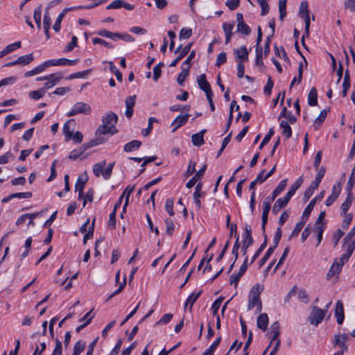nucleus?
Masks as SVG:
<instances>
[{
    "label": "nucleus",
    "instance_id": "nucleus-26",
    "mask_svg": "<svg viewBox=\"0 0 355 355\" xmlns=\"http://www.w3.org/2000/svg\"><path fill=\"white\" fill-rule=\"evenodd\" d=\"M286 182L287 180L286 179L282 180L273 191L271 198L268 199L269 198H266L267 200H270V202L273 201L277 198V196H279L284 190L285 187H286Z\"/></svg>",
    "mask_w": 355,
    "mask_h": 355
},
{
    "label": "nucleus",
    "instance_id": "nucleus-11",
    "mask_svg": "<svg viewBox=\"0 0 355 355\" xmlns=\"http://www.w3.org/2000/svg\"><path fill=\"white\" fill-rule=\"evenodd\" d=\"M291 198V196H290L289 195H288L286 193L284 196V198H280L277 199L275 201V202L272 207V213L275 214H277L281 210V209H282L283 207H285L287 205V204L290 201Z\"/></svg>",
    "mask_w": 355,
    "mask_h": 355
},
{
    "label": "nucleus",
    "instance_id": "nucleus-24",
    "mask_svg": "<svg viewBox=\"0 0 355 355\" xmlns=\"http://www.w3.org/2000/svg\"><path fill=\"white\" fill-rule=\"evenodd\" d=\"M73 9H74V8H64L62 11V12L58 16V17L55 20V22L53 26V28L55 32H59L60 31L62 21L63 18L64 17V15L67 14V12L68 11L72 10Z\"/></svg>",
    "mask_w": 355,
    "mask_h": 355
},
{
    "label": "nucleus",
    "instance_id": "nucleus-6",
    "mask_svg": "<svg viewBox=\"0 0 355 355\" xmlns=\"http://www.w3.org/2000/svg\"><path fill=\"white\" fill-rule=\"evenodd\" d=\"M197 82L200 89L205 92L206 96L213 95L210 84L207 80L206 75L202 73L197 78Z\"/></svg>",
    "mask_w": 355,
    "mask_h": 355
},
{
    "label": "nucleus",
    "instance_id": "nucleus-61",
    "mask_svg": "<svg viewBox=\"0 0 355 355\" xmlns=\"http://www.w3.org/2000/svg\"><path fill=\"white\" fill-rule=\"evenodd\" d=\"M165 209L166 211L168 213V214L172 216L175 214L173 211V200L171 198H168L165 202Z\"/></svg>",
    "mask_w": 355,
    "mask_h": 355
},
{
    "label": "nucleus",
    "instance_id": "nucleus-59",
    "mask_svg": "<svg viewBox=\"0 0 355 355\" xmlns=\"http://www.w3.org/2000/svg\"><path fill=\"white\" fill-rule=\"evenodd\" d=\"M257 1L261 8V15L262 16L266 15L269 12L270 9L268 0H257Z\"/></svg>",
    "mask_w": 355,
    "mask_h": 355
},
{
    "label": "nucleus",
    "instance_id": "nucleus-32",
    "mask_svg": "<svg viewBox=\"0 0 355 355\" xmlns=\"http://www.w3.org/2000/svg\"><path fill=\"white\" fill-rule=\"evenodd\" d=\"M327 115V110H322L320 112L319 116L315 119L314 123H313V128L315 130H318L322 122L325 120Z\"/></svg>",
    "mask_w": 355,
    "mask_h": 355
},
{
    "label": "nucleus",
    "instance_id": "nucleus-38",
    "mask_svg": "<svg viewBox=\"0 0 355 355\" xmlns=\"http://www.w3.org/2000/svg\"><path fill=\"white\" fill-rule=\"evenodd\" d=\"M134 189H135V187H131L130 186H128L125 188V189L123 191L122 195L121 196H123V198L125 197V203H124L123 207V212L125 211V209L128 205L129 198H130V194L133 192Z\"/></svg>",
    "mask_w": 355,
    "mask_h": 355
},
{
    "label": "nucleus",
    "instance_id": "nucleus-13",
    "mask_svg": "<svg viewBox=\"0 0 355 355\" xmlns=\"http://www.w3.org/2000/svg\"><path fill=\"white\" fill-rule=\"evenodd\" d=\"M271 205L270 200H267L266 199L263 202V213H262V224H261V230L263 233L266 231V225L268 222V215L270 210Z\"/></svg>",
    "mask_w": 355,
    "mask_h": 355
},
{
    "label": "nucleus",
    "instance_id": "nucleus-46",
    "mask_svg": "<svg viewBox=\"0 0 355 355\" xmlns=\"http://www.w3.org/2000/svg\"><path fill=\"white\" fill-rule=\"evenodd\" d=\"M343 248L345 250L344 253L351 257L355 248V242L348 241L347 242L344 241Z\"/></svg>",
    "mask_w": 355,
    "mask_h": 355
},
{
    "label": "nucleus",
    "instance_id": "nucleus-29",
    "mask_svg": "<svg viewBox=\"0 0 355 355\" xmlns=\"http://www.w3.org/2000/svg\"><path fill=\"white\" fill-rule=\"evenodd\" d=\"M105 165H106L105 160H103L98 163L94 164L92 170H93V173L96 177L98 178L101 175H102L103 177V171L105 170L104 167L105 166Z\"/></svg>",
    "mask_w": 355,
    "mask_h": 355
},
{
    "label": "nucleus",
    "instance_id": "nucleus-35",
    "mask_svg": "<svg viewBox=\"0 0 355 355\" xmlns=\"http://www.w3.org/2000/svg\"><path fill=\"white\" fill-rule=\"evenodd\" d=\"M33 60H34V57H33V53H30L28 55H25L19 57L17 59V64L25 66V65L30 64L31 62L33 61Z\"/></svg>",
    "mask_w": 355,
    "mask_h": 355
},
{
    "label": "nucleus",
    "instance_id": "nucleus-50",
    "mask_svg": "<svg viewBox=\"0 0 355 355\" xmlns=\"http://www.w3.org/2000/svg\"><path fill=\"white\" fill-rule=\"evenodd\" d=\"M45 94L46 92L42 88H40L38 90L30 92L28 96L32 99L39 100L43 97Z\"/></svg>",
    "mask_w": 355,
    "mask_h": 355
},
{
    "label": "nucleus",
    "instance_id": "nucleus-27",
    "mask_svg": "<svg viewBox=\"0 0 355 355\" xmlns=\"http://www.w3.org/2000/svg\"><path fill=\"white\" fill-rule=\"evenodd\" d=\"M141 146V142L139 140H132L125 144L123 150L126 153L138 150Z\"/></svg>",
    "mask_w": 355,
    "mask_h": 355
},
{
    "label": "nucleus",
    "instance_id": "nucleus-54",
    "mask_svg": "<svg viewBox=\"0 0 355 355\" xmlns=\"http://www.w3.org/2000/svg\"><path fill=\"white\" fill-rule=\"evenodd\" d=\"M21 45V43L20 41L15 42L12 44H8V46H6L3 49V50L6 52V55H8V53L14 51L15 49L20 48Z\"/></svg>",
    "mask_w": 355,
    "mask_h": 355
},
{
    "label": "nucleus",
    "instance_id": "nucleus-47",
    "mask_svg": "<svg viewBox=\"0 0 355 355\" xmlns=\"http://www.w3.org/2000/svg\"><path fill=\"white\" fill-rule=\"evenodd\" d=\"M267 245V236L265 234L264 236V241L263 243L259 246V249L256 251L254 254L252 256L250 264L253 263L254 261L257 259V258L260 255V254L263 251V250L266 248Z\"/></svg>",
    "mask_w": 355,
    "mask_h": 355
},
{
    "label": "nucleus",
    "instance_id": "nucleus-49",
    "mask_svg": "<svg viewBox=\"0 0 355 355\" xmlns=\"http://www.w3.org/2000/svg\"><path fill=\"white\" fill-rule=\"evenodd\" d=\"M286 2L287 0H279V19L283 20L286 15Z\"/></svg>",
    "mask_w": 355,
    "mask_h": 355
},
{
    "label": "nucleus",
    "instance_id": "nucleus-21",
    "mask_svg": "<svg viewBox=\"0 0 355 355\" xmlns=\"http://www.w3.org/2000/svg\"><path fill=\"white\" fill-rule=\"evenodd\" d=\"M234 53L239 62H243L248 60V51L245 46H242L238 49H234Z\"/></svg>",
    "mask_w": 355,
    "mask_h": 355
},
{
    "label": "nucleus",
    "instance_id": "nucleus-58",
    "mask_svg": "<svg viewBox=\"0 0 355 355\" xmlns=\"http://www.w3.org/2000/svg\"><path fill=\"white\" fill-rule=\"evenodd\" d=\"M84 152L85 150H83L82 146L79 147L77 149H74L70 153L69 155V159L75 160L77 158H78Z\"/></svg>",
    "mask_w": 355,
    "mask_h": 355
},
{
    "label": "nucleus",
    "instance_id": "nucleus-55",
    "mask_svg": "<svg viewBox=\"0 0 355 355\" xmlns=\"http://www.w3.org/2000/svg\"><path fill=\"white\" fill-rule=\"evenodd\" d=\"M165 225H166V232L169 236H171L175 230V225L173 222V220L171 218H166L165 220Z\"/></svg>",
    "mask_w": 355,
    "mask_h": 355
},
{
    "label": "nucleus",
    "instance_id": "nucleus-25",
    "mask_svg": "<svg viewBox=\"0 0 355 355\" xmlns=\"http://www.w3.org/2000/svg\"><path fill=\"white\" fill-rule=\"evenodd\" d=\"M46 67H48L47 62L46 61V62H43L42 64H40L37 67H36L33 70L26 71L24 73V77L28 78V77H31V76L39 74V73L43 72Z\"/></svg>",
    "mask_w": 355,
    "mask_h": 355
},
{
    "label": "nucleus",
    "instance_id": "nucleus-43",
    "mask_svg": "<svg viewBox=\"0 0 355 355\" xmlns=\"http://www.w3.org/2000/svg\"><path fill=\"white\" fill-rule=\"evenodd\" d=\"M201 293H202V291H200L197 293H191L187 299L185 304H184V306L187 307L188 304H190V309H191L193 304L196 302V300L200 296Z\"/></svg>",
    "mask_w": 355,
    "mask_h": 355
},
{
    "label": "nucleus",
    "instance_id": "nucleus-12",
    "mask_svg": "<svg viewBox=\"0 0 355 355\" xmlns=\"http://www.w3.org/2000/svg\"><path fill=\"white\" fill-rule=\"evenodd\" d=\"M51 75H53V76L46 80V83L44 84V87H42L45 92H46L47 89L54 87L63 78L62 74L60 72L51 73Z\"/></svg>",
    "mask_w": 355,
    "mask_h": 355
},
{
    "label": "nucleus",
    "instance_id": "nucleus-40",
    "mask_svg": "<svg viewBox=\"0 0 355 355\" xmlns=\"http://www.w3.org/2000/svg\"><path fill=\"white\" fill-rule=\"evenodd\" d=\"M279 117H284L288 119L291 123H294L297 121V118L292 114L291 111H288L286 107H284L282 110Z\"/></svg>",
    "mask_w": 355,
    "mask_h": 355
},
{
    "label": "nucleus",
    "instance_id": "nucleus-56",
    "mask_svg": "<svg viewBox=\"0 0 355 355\" xmlns=\"http://www.w3.org/2000/svg\"><path fill=\"white\" fill-rule=\"evenodd\" d=\"M256 53H257L256 60H255L256 65L263 66L262 48L261 47H256Z\"/></svg>",
    "mask_w": 355,
    "mask_h": 355
},
{
    "label": "nucleus",
    "instance_id": "nucleus-48",
    "mask_svg": "<svg viewBox=\"0 0 355 355\" xmlns=\"http://www.w3.org/2000/svg\"><path fill=\"white\" fill-rule=\"evenodd\" d=\"M108 64L110 67V70L112 73H114L116 78V80L119 82H121L123 80V75L121 72L116 67L112 61L108 62Z\"/></svg>",
    "mask_w": 355,
    "mask_h": 355
},
{
    "label": "nucleus",
    "instance_id": "nucleus-2",
    "mask_svg": "<svg viewBox=\"0 0 355 355\" xmlns=\"http://www.w3.org/2000/svg\"><path fill=\"white\" fill-rule=\"evenodd\" d=\"M263 291V286L256 284L250 291L248 310H252L257 306L256 313H260L262 309V304L260 294Z\"/></svg>",
    "mask_w": 355,
    "mask_h": 355
},
{
    "label": "nucleus",
    "instance_id": "nucleus-19",
    "mask_svg": "<svg viewBox=\"0 0 355 355\" xmlns=\"http://www.w3.org/2000/svg\"><path fill=\"white\" fill-rule=\"evenodd\" d=\"M234 21L231 23L224 22L223 24V30L225 35V44H228L231 40L233 35L232 30L234 28Z\"/></svg>",
    "mask_w": 355,
    "mask_h": 355
},
{
    "label": "nucleus",
    "instance_id": "nucleus-53",
    "mask_svg": "<svg viewBox=\"0 0 355 355\" xmlns=\"http://www.w3.org/2000/svg\"><path fill=\"white\" fill-rule=\"evenodd\" d=\"M223 301V297H220L214 302V303L211 306V311H212L213 315L214 316H217V315H218V311L220 309V306Z\"/></svg>",
    "mask_w": 355,
    "mask_h": 355
},
{
    "label": "nucleus",
    "instance_id": "nucleus-33",
    "mask_svg": "<svg viewBox=\"0 0 355 355\" xmlns=\"http://www.w3.org/2000/svg\"><path fill=\"white\" fill-rule=\"evenodd\" d=\"M181 68L182 72H180L178 76L177 82L178 83L179 85H182L184 82L185 81V79L189 76L190 67L181 66Z\"/></svg>",
    "mask_w": 355,
    "mask_h": 355
},
{
    "label": "nucleus",
    "instance_id": "nucleus-17",
    "mask_svg": "<svg viewBox=\"0 0 355 355\" xmlns=\"http://www.w3.org/2000/svg\"><path fill=\"white\" fill-rule=\"evenodd\" d=\"M135 99H136V96L133 95L132 96L128 97L125 101V107H126L125 116L128 119L131 118L133 114V112H134L133 107L135 105Z\"/></svg>",
    "mask_w": 355,
    "mask_h": 355
},
{
    "label": "nucleus",
    "instance_id": "nucleus-42",
    "mask_svg": "<svg viewBox=\"0 0 355 355\" xmlns=\"http://www.w3.org/2000/svg\"><path fill=\"white\" fill-rule=\"evenodd\" d=\"M114 40L120 39V40H123L127 42H132L135 41L134 37L127 33H114Z\"/></svg>",
    "mask_w": 355,
    "mask_h": 355
},
{
    "label": "nucleus",
    "instance_id": "nucleus-39",
    "mask_svg": "<svg viewBox=\"0 0 355 355\" xmlns=\"http://www.w3.org/2000/svg\"><path fill=\"white\" fill-rule=\"evenodd\" d=\"M280 127L283 130L282 135H284L287 139L290 138L292 135V129L288 123L282 120L280 123Z\"/></svg>",
    "mask_w": 355,
    "mask_h": 355
},
{
    "label": "nucleus",
    "instance_id": "nucleus-28",
    "mask_svg": "<svg viewBox=\"0 0 355 355\" xmlns=\"http://www.w3.org/2000/svg\"><path fill=\"white\" fill-rule=\"evenodd\" d=\"M73 124H74L73 119H69L67 122H66L64 124L63 132L65 135L66 141H69L72 137L73 128H71L70 127V125H73Z\"/></svg>",
    "mask_w": 355,
    "mask_h": 355
},
{
    "label": "nucleus",
    "instance_id": "nucleus-1",
    "mask_svg": "<svg viewBox=\"0 0 355 355\" xmlns=\"http://www.w3.org/2000/svg\"><path fill=\"white\" fill-rule=\"evenodd\" d=\"M117 120L118 116L115 113L112 112H107L106 115L102 118V125H99L96 129L97 135H98L99 137L102 135L106 137V135H113L116 134L118 132L115 127Z\"/></svg>",
    "mask_w": 355,
    "mask_h": 355
},
{
    "label": "nucleus",
    "instance_id": "nucleus-31",
    "mask_svg": "<svg viewBox=\"0 0 355 355\" xmlns=\"http://www.w3.org/2000/svg\"><path fill=\"white\" fill-rule=\"evenodd\" d=\"M87 181V179L84 180L78 178L76 182L75 190L78 192V199H81L84 197L83 190Z\"/></svg>",
    "mask_w": 355,
    "mask_h": 355
},
{
    "label": "nucleus",
    "instance_id": "nucleus-45",
    "mask_svg": "<svg viewBox=\"0 0 355 355\" xmlns=\"http://www.w3.org/2000/svg\"><path fill=\"white\" fill-rule=\"evenodd\" d=\"M237 32L245 35H248L251 33V28L245 22L240 23L237 24Z\"/></svg>",
    "mask_w": 355,
    "mask_h": 355
},
{
    "label": "nucleus",
    "instance_id": "nucleus-30",
    "mask_svg": "<svg viewBox=\"0 0 355 355\" xmlns=\"http://www.w3.org/2000/svg\"><path fill=\"white\" fill-rule=\"evenodd\" d=\"M279 329L280 325L279 322L276 321L271 324L270 331V334H271V342L274 340L277 341V340H279L278 338L280 334Z\"/></svg>",
    "mask_w": 355,
    "mask_h": 355
},
{
    "label": "nucleus",
    "instance_id": "nucleus-14",
    "mask_svg": "<svg viewBox=\"0 0 355 355\" xmlns=\"http://www.w3.org/2000/svg\"><path fill=\"white\" fill-rule=\"evenodd\" d=\"M189 117V114H186L184 115H179L177 116L171 123V126L173 127L172 132H174L179 128L186 124V123L188 121Z\"/></svg>",
    "mask_w": 355,
    "mask_h": 355
},
{
    "label": "nucleus",
    "instance_id": "nucleus-63",
    "mask_svg": "<svg viewBox=\"0 0 355 355\" xmlns=\"http://www.w3.org/2000/svg\"><path fill=\"white\" fill-rule=\"evenodd\" d=\"M227 61V55L225 52L219 53L217 56L215 65L219 67L221 64L225 63Z\"/></svg>",
    "mask_w": 355,
    "mask_h": 355
},
{
    "label": "nucleus",
    "instance_id": "nucleus-5",
    "mask_svg": "<svg viewBox=\"0 0 355 355\" xmlns=\"http://www.w3.org/2000/svg\"><path fill=\"white\" fill-rule=\"evenodd\" d=\"M348 340V336L345 334H337L335 336L334 340L332 341V345L334 348L338 347L340 349L339 352H347L348 349V346L347 345V341Z\"/></svg>",
    "mask_w": 355,
    "mask_h": 355
},
{
    "label": "nucleus",
    "instance_id": "nucleus-3",
    "mask_svg": "<svg viewBox=\"0 0 355 355\" xmlns=\"http://www.w3.org/2000/svg\"><path fill=\"white\" fill-rule=\"evenodd\" d=\"M91 112L92 107L89 105L83 102H77L68 112L67 116H72L79 114L88 115Z\"/></svg>",
    "mask_w": 355,
    "mask_h": 355
},
{
    "label": "nucleus",
    "instance_id": "nucleus-16",
    "mask_svg": "<svg viewBox=\"0 0 355 355\" xmlns=\"http://www.w3.org/2000/svg\"><path fill=\"white\" fill-rule=\"evenodd\" d=\"M192 46L193 43L190 42L183 47L178 56L170 64V67H175L177 64L189 53Z\"/></svg>",
    "mask_w": 355,
    "mask_h": 355
},
{
    "label": "nucleus",
    "instance_id": "nucleus-23",
    "mask_svg": "<svg viewBox=\"0 0 355 355\" xmlns=\"http://www.w3.org/2000/svg\"><path fill=\"white\" fill-rule=\"evenodd\" d=\"M206 130H202L198 133L194 134L191 137V141L194 146H200L205 143L204 135L206 132Z\"/></svg>",
    "mask_w": 355,
    "mask_h": 355
},
{
    "label": "nucleus",
    "instance_id": "nucleus-20",
    "mask_svg": "<svg viewBox=\"0 0 355 355\" xmlns=\"http://www.w3.org/2000/svg\"><path fill=\"white\" fill-rule=\"evenodd\" d=\"M343 266L339 263L338 259H336L327 274V278L330 279L336 275H338L342 270Z\"/></svg>",
    "mask_w": 355,
    "mask_h": 355
},
{
    "label": "nucleus",
    "instance_id": "nucleus-44",
    "mask_svg": "<svg viewBox=\"0 0 355 355\" xmlns=\"http://www.w3.org/2000/svg\"><path fill=\"white\" fill-rule=\"evenodd\" d=\"M299 15L301 17H303V16H310L308 1H302L301 2L299 9Z\"/></svg>",
    "mask_w": 355,
    "mask_h": 355
},
{
    "label": "nucleus",
    "instance_id": "nucleus-62",
    "mask_svg": "<svg viewBox=\"0 0 355 355\" xmlns=\"http://www.w3.org/2000/svg\"><path fill=\"white\" fill-rule=\"evenodd\" d=\"M172 313H166L156 322V325L168 324L173 318Z\"/></svg>",
    "mask_w": 355,
    "mask_h": 355
},
{
    "label": "nucleus",
    "instance_id": "nucleus-8",
    "mask_svg": "<svg viewBox=\"0 0 355 355\" xmlns=\"http://www.w3.org/2000/svg\"><path fill=\"white\" fill-rule=\"evenodd\" d=\"M78 60H69L65 58H62L58 60H47L48 67L51 66H72L76 64Z\"/></svg>",
    "mask_w": 355,
    "mask_h": 355
},
{
    "label": "nucleus",
    "instance_id": "nucleus-15",
    "mask_svg": "<svg viewBox=\"0 0 355 355\" xmlns=\"http://www.w3.org/2000/svg\"><path fill=\"white\" fill-rule=\"evenodd\" d=\"M335 317L338 324H342L344 321L345 315L343 304L340 300H338L336 302L335 309Z\"/></svg>",
    "mask_w": 355,
    "mask_h": 355
},
{
    "label": "nucleus",
    "instance_id": "nucleus-9",
    "mask_svg": "<svg viewBox=\"0 0 355 355\" xmlns=\"http://www.w3.org/2000/svg\"><path fill=\"white\" fill-rule=\"evenodd\" d=\"M342 190V184L340 182H338L336 184H334L332 187V191L331 195L326 200L325 204L327 206L331 205L334 201L338 198Z\"/></svg>",
    "mask_w": 355,
    "mask_h": 355
},
{
    "label": "nucleus",
    "instance_id": "nucleus-10",
    "mask_svg": "<svg viewBox=\"0 0 355 355\" xmlns=\"http://www.w3.org/2000/svg\"><path fill=\"white\" fill-rule=\"evenodd\" d=\"M107 141V138L106 137H104V135H100V137H99L98 135H97V130H96L95 139L91 140L89 142L83 144L81 146L83 147V150L85 151L87 149H89L93 146H95L98 144H103Z\"/></svg>",
    "mask_w": 355,
    "mask_h": 355
},
{
    "label": "nucleus",
    "instance_id": "nucleus-57",
    "mask_svg": "<svg viewBox=\"0 0 355 355\" xmlns=\"http://www.w3.org/2000/svg\"><path fill=\"white\" fill-rule=\"evenodd\" d=\"M252 238L243 237V246L241 248L243 255L246 254L248 248L252 244Z\"/></svg>",
    "mask_w": 355,
    "mask_h": 355
},
{
    "label": "nucleus",
    "instance_id": "nucleus-34",
    "mask_svg": "<svg viewBox=\"0 0 355 355\" xmlns=\"http://www.w3.org/2000/svg\"><path fill=\"white\" fill-rule=\"evenodd\" d=\"M318 103L317 89L315 87L311 89L308 95V104L310 106H315Z\"/></svg>",
    "mask_w": 355,
    "mask_h": 355
},
{
    "label": "nucleus",
    "instance_id": "nucleus-37",
    "mask_svg": "<svg viewBox=\"0 0 355 355\" xmlns=\"http://www.w3.org/2000/svg\"><path fill=\"white\" fill-rule=\"evenodd\" d=\"M42 7L41 5L36 7L34 10L33 18L36 23L37 28L40 30L41 28V15Z\"/></svg>",
    "mask_w": 355,
    "mask_h": 355
},
{
    "label": "nucleus",
    "instance_id": "nucleus-64",
    "mask_svg": "<svg viewBox=\"0 0 355 355\" xmlns=\"http://www.w3.org/2000/svg\"><path fill=\"white\" fill-rule=\"evenodd\" d=\"M55 346L51 355H62V343L58 338L55 339Z\"/></svg>",
    "mask_w": 355,
    "mask_h": 355
},
{
    "label": "nucleus",
    "instance_id": "nucleus-36",
    "mask_svg": "<svg viewBox=\"0 0 355 355\" xmlns=\"http://www.w3.org/2000/svg\"><path fill=\"white\" fill-rule=\"evenodd\" d=\"M352 202V193L350 191V193L348 192L347 197L345 200L343 202L340 206V209L344 214H346L347 211L349 209Z\"/></svg>",
    "mask_w": 355,
    "mask_h": 355
},
{
    "label": "nucleus",
    "instance_id": "nucleus-18",
    "mask_svg": "<svg viewBox=\"0 0 355 355\" xmlns=\"http://www.w3.org/2000/svg\"><path fill=\"white\" fill-rule=\"evenodd\" d=\"M207 166L204 165L196 173V175L187 182L186 184V187L189 189L192 188L196 183V182L201 179L205 174L206 171Z\"/></svg>",
    "mask_w": 355,
    "mask_h": 355
},
{
    "label": "nucleus",
    "instance_id": "nucleus-22",
    "mask_svg": "<svg viewBox=\"0 0 355 355\" xmlns=\"http://www.w3.org/2000/svg\"><path fill=\"white\" fill-rule=\"evenodd\" d=\"M268 316L266 313H261L257 318V327L262 331H265L268 325Z\"/></svg>",
    "mask_w": 355,
    "mask_h": 355
},
{
    "label": "nucleus",
    "instance_id": "nucleus-51",
    "mask_svg": "<svg viewBox=\"0 0 355 355\" xmlns=\"http://www.w3.org/2000/svg\"><path fill=\"white\" fill-rule=\"evenodd\" d=\"M281 238H282V229L280 227H279L277 229L276 232L274 236V238H273V245L270 247V248H273V251H275V250L278 246V244L279 243V241L281 240Z\"/></svg>",
    "mask_w": 355,
    "mask_h": 355
},
{
    "label": "nucleus",
    "instance_id": "nucleus-7",
    "mask_svg": "<svg viewBox=\"0 0 355 355\" xmlns=\"http://www.w3.org/2000/svg\"><path fill=\"white\" fill-rule=\"evenodd\" d=\"M324 196V191H322L318 196L314 197L305 208L302 217L309 218L317 202L320 201Z\"/></svg>",
    "mask_w": 355,
    "mask_h": 355
},
{
    "label": "nucleus",
    "instance_id": "nucleus-60",
    "mask_svg": "<svg viewBox=\"0 0 355 355\" xmlns=\"http://www.w3.org/2000/svg\"><path fill=\"white\" fill-rule=\"evenodd\" d=\"M298 300L305 304L309 302V297L306 291L304 288H300L297 295Z\"/></svg>",
    "mask_w": 355,
    "mask_h": 355
},
{
    "label": "nucleus",
    "instance_id": "nucleus-41",
    "mask_svg": "<svg viewBox=\"0 0 355 355\" xmlns=\"http://www.w3.org/2000/svg\"><path fill=\"white\" fill-rule=\"evenodd\" d=\"M302 183L303 178L301 176L295 182V183L291 185L289 191L286 193L292 197L295 194V191L300 187Z\"/></svg>",
    "mask_w": 355,
    "mask_h": 355
},
{
    "label": "nucleus",
    "instance_id": "nucleus-52",
    "mask_svg": "<svg viewBox=\"0 0 355 355\" xmlns=\"http://www.w3.org/2000/svg\"><path fill=\"white\" fill-rule=\"evenodd\" d=\"M85 348V343L80 340L76 343L72 355H79Z\"/></svg>",
    "mask_w": 355,
    "mask_h": 355
},
{
    "label": "nucleus",
    "instance_id": "nucleus-4",
    "mask_svg": "<svg viewBox=\"0 0 355 355\" xmlns=\"http://www.w3.org/2000/svg\"><path fill=\"white\" fill-rule=\"evenodd\" d=\"M326 314V311L319 308L318 306H314L309 315V320L311 324L317 326L324 319Z\"/></svg>",
    "mask_w": 355,
    "mask_h": 355
}]
</instances>
